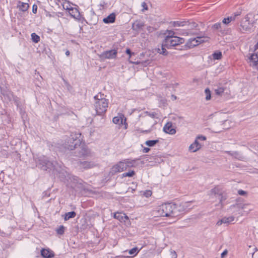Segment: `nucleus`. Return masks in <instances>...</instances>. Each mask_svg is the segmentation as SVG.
<instances>
[{
  "mask_svg": "<svg viewBox=\"0 0 258 258\" xmlns=\"http://www.w3.org/2000/svg\"><path fill=\"white\" fill-rule=\"evenodd\" d=\"M171 23L174 27L183 26L184 25L185 22L174 21L171 22Z\"/></svg>",
  "mask_w": 258,
  "mask_h": 258,
  "instance_id": "38",
  "label": "nucleus"
},
{
  "mask_svg": "<svg viewBox=\"0 0 258 258\" xmlns=\"http://www.w3.org/2000/svg\"><path fill=\"white\" fill-rule=\"evenodd\" d=\"M250 66H252L253 67H255L258 70V62H255L254 63H253V64H250Z\"/></svg>",
  "mask_w": 258,
  "mask_h": 258,
  "instance_id": "59",
  "label": "nucleus"
},
{
  "mask_svg": "<svg viewBox=\"0 0 258 258\" xmlns=\"http://www.w3.org/2000/svg\"><path fill=\"white\" fill-rule=\"evenodd\" d=\"M4 178V173L3 171H2L1 173H0V180L3 181Z\"/></svg>",
  "mask_w": 258,
  "mask_h": 258,
  "instance_id": "57",
  "label": "nucleus"
},
{
  "mask_svg": "<svg viewBox=\"0 0 258 258\" xmlns=\"http://www.w3.org/2000/svg\"><path fill=\"white\" fill-rule=\"evenodd\" d=\"M37 164L44 170H47V169H51L53 167V163L44 156L40 157L38 158Z\"/></svg>",
  "mask_w": 258,
  "mask_h": 258,
  "instance_id": "5",
  "label": "nucleus"
},
{
  "mask_svg": "<svg viewBox=\"0 0 258 258\" xmlns=\"http://www.w3.org/2000/svg\"><path fill=\"white\" fill-rule=\"evenodd\" d=\"M238 194L240 196H244L246 194V191L240 189L238 191Z\"/></svg>",
  "mask_w": 258,
  "mask_h": 258,
  "instance_id": "51",
  "label": "nucleus"
},
{
  "mask_svg": "<svg viewBox=\"0 0 258 258\" xmlns=\"http://www.w3.org/2000/svg\"><path fill=\"white\" fill-rule=\"evenodd\" d=\"M135 174V172L134 171L132 170L129 171L128 172L124 173L122 174V177H132Z\"/></svg>",
  "mask_w": 258,
  "mask_h": 258,
  "instance_id": "41",
  "label": "nucleus"
},
{
  "mask_svg": "<svg viewBox=\"0 0 258 258\" xmlns=\"http://www.w3.org/2000/svg\"><path fill=\"white\" fill-rule=\"evenodd\" d=\"M142 6L143 7L144 10H148V6L145 2L142 3Z\"/></svg>",
  "mask_w": 258,
  "mask_h": 258,
  "instance_id": "52",
  "label": "nucleus"
},
{
  "mask_svg": "<svg viewBox=\"0 0 258 258\" xmlns=\"http://www.w3.org/2000/svg\"><path fill=\"white\" fill-rule=\"evenodd\" d=\"M212 29L215 30H220L221 28V23H217L214 24L212 27Z\"/></svg>",
  "mask_w": 258,
  "mask_h": 258,
  "instance_id": "43",
  "label": "nucleus"
},
{
  "mask_svg": "<svg viewBox=\"0 0 258 258\" xmlns=\"http://www.w3.org/2000/svg\"><path fill=\"white\" fill-rule=\"evenodd\" d=\"M144 26L143 22L140 21H136L132 26L133 29L136 31H139Z\"/></svg>",
  "mask_w": 258,
  "mask_h": 258,
  "instance_id": "19",
  "label": "nucleus"
},
{
  "mask_svg": "<svg viewBox=\"0 0 258 258\" xmlns=\"http://www.w3.org/2000/svg\"><path fill=\"white\" fill-rule=\"evenodd\" d=\"M29 5L27 3H25L21 2H19L18 7L20 10L25 12L29 8Z\"/></svg>",
  "mask_w": 258,
  "mask_h": 258,
  "instance_id": "21",
  "label": "nucleus"
},
{
  "mask_svg": "<svg viewBox=\"0 0 258 258\" xmlns=\"http://www.w3.org/2000/svg\"><path fill=\"white\" fill-rule=\"evenodd\" d=\"M170 255L171 256L170 258H177V254L174 250H170Z\"/></svg>",
  "mask_w": 258,
  "mask_h": 258,
  "instance_id": "47",
  "label": "nucleus"
},
{
  "mask_svg": "<svg viewBox=\"0 0 258 258\" xmlns=\"http://www.w3.org/2000/svg\"><path fill=\"white\" fill-rule=\"evenodd\" d=\"M163 131L170 135H174L176 133L175 128L172 127V123L171 122H167L163 127Z\"/></svg>",
  "mask_w": 258,
  "mask_h": 258,
  "instance_id": "8",
  "label": "nucleus"
},
{
  "mask_svg": "<svg viewBox=\"0 0 258 258\" xmlns=\"http://www.w3.org/2000/svg\"><path fill=\"white\" fill-rule=\"evenodd\" d=\"M196 38L199 44L205 42L208 40V38L204 37H197Z\"/></svg>",
  "mask_w": 258,
  "mask_h": 258,
  "instance_id": "39",
  "label": "nucleus"
},
{
  "mask_svg": "<svg viewBox=\"0 0 258 258\" xmlns=\"http://www.w3.org/2000/svg\"><path fill=\"white\" fill-rule=\"evenodd\" d=\"M240 15V13L237 12L236 13H234V14L232 15L231 16L229 17L230 18V21H234L235 20L237 16H238Z\"/></svg>",
  "mask_w": 258,
  "mask_h": 258,
  "instance_id": "45",
  "label": "nucleus"
},
{
  "mask_svg": "<svg viewBox=\"0 0 258 258\" xmlns=\"http://www.w3.org/2000/svg\"><path fill=\"white\" fill-rule=\"evenodd\" d=\"M158 142V140H148L145 142V144L149 147H153Z\"/></svg>",
  "mask_w": 258,
  "mask_h": 258,
  "instance_id": "28",
  "label": "nucleus"
},
{
  "mask_svg": "<svg viewBox=\"0 0 258 258\" xmlns=\"http://www.w3.org/2000/svg\"><path fill=\"white\" fill-rule=\"evenodd\" d=\"M202 145L199 143L197 140H196L195 142L190 145L189 150L191 152H195L200 150L201 148Z\"/></svg>",
  "mask_w": 258,
  "mask_h": 258,
  "instance_id": "13",
  "label": "nucleus"
},
{
  "mask_svg": "<svg viewBox=\"0 0 258 258\" xmlns=\"http://www.w3.org/2000/svg\"><path fill=\"white\" fill-rule=\"evenodd\" d=\"M172 97L173 98L174 100H175L176 99V96L175 95H172Z\"/></svg>",
  "mask_w": 258,
  "mask_h": 258,
  "instance_id": "64",
  "label": "nucleus"
},
{
  "mask_svg": "<svg viewBox=\"0 0 258 258\" xmlns=\"http://www.w3.org/2000/svg\"><path fill=\"white\" fill-rule=\"evenodd\" d=\"M166 46H163V41L162 42V45H161V49L158 48V52L164 55H167L168 53V51L166 50Z\"/></svg>",
  "mask_w": 258,
  "mask_h": 258,
  "instance_id": "26",
  "label": "nucleus"
},
{
  "mask_svg": "<svg viewBox=\"0 0 258 258\" xmlns=\"http://www.w3.org/2000/svg\"><path fill=\"white\" fill-rule=\"evenodd\" d=\"M81 136L79 132L72 133L64 144V148L70 150L76 149L81 145Z\"/></svg>",
  "mask_w": 258,
  "mask_h": 258,
  "instance_id": "2",
  "label": "nucleus"
},
{
  "mask_svg": "<svg viewBox=\"0 0 258 258\" xmlns=\"http://www.w3.org/2000/svg\"><path fill=\"white\" fill-rule=\"evenodd\" d=\"M150 132V130H143L141 131V133H149Z\"/></svg>",
  "mask_w": 258,
  "mask_h": 258,
  "instance_id": "60",
  "label": "nucleus"
},
{
  "mask_svg": "<svg viewBox=\"0 0 258 258\" xmlns=\"http://www.w3.org/2000/svg\"><path fill=\"white\" fill-rule=\"evenodd\" d=\"M94 99L96 100L94 104L96 113L99 115L104 114L108 106V100L104 98H102L101 94L96 95Z\"/></svg>",
  "mask_w": 258,
  "mask_h": 258,
  "instance_id": "3",
  "label": "nucleus"
},
{
  "mask_svg": "<svg viewBox=\"0 0 258 258\" xmlns=\"http://www.w3.org/2000/svg\"><path fill=\"white\" fill-rule=\"evenodd\" d=\"M124 170H125V167L124 165V163L122 161H120L112 167L110 169L109 174L113 175L117 172H121Z\"/></svg>",
  "mask_w": 258,
  "mask_h": 258,
  "instance_id": "6",
  "label": "nucleus"
},
{
  "mask_svg": "<svg viewBox=\"0 0 258 258\" xmlns=\"http://www.w3.org/2000/svg\"><path fill=\"white\" fill-rule=\"evenodd\" d=\"M62 7L64 9L68 10L69 12L72 9L73 7L71 6L68 2H65L62 4Z\"/></svg>",
  "mask_w": 258,
  "mask_h": 258,
  "instance_id": "34",
  "label": "nucleus"
},
{
  "mask_svg": "<svg viewBox=\"0 0 258 258\" xmlns=\"http://www.w3.org/2000/svg\"><path fill=\"white\" fill-rule=\"evenodd\" d=\"M189 204V202H182L179 204L165 203L158 206L156 212L158 216L174 218L187 211Z\"/></svg>",
  "mask_w": 258,
  "mask_h": 258,
  "instance_id": "1",
  "label": "nucleus"
},
{
  "mask_svg": "<svg viewBox=\"0 0 258 258\" xmlns=\"http://www.w3.org/2000/svg\"><path fill=\"white\" fill-rule=\"evenodd\" d=\"M65 227L63 225H60L56 229V233L59 235H62L64 232Z\"/></svg>",
  "mask_w": 258,
  "mask_h": 258,
  "instance_id": "35",
  "label": "nucleus"
},
{
  "mask_svg": "<svg viewBox=\"0 0 258 258\" xmlns=\"http://www.w3.org/2000/svg\"><path fill=\"white\" fill-rule=\"evenodd\" d=\"M254 50H256V49H258V42H257V43L254 45Z\"/></svg>",
  "mask_w": 258,
  "mask_h": 258,
  "instance_id": "61",
  "label": "nucleus"
},
{
  "mask_svg": "<svg viewBox=\"0 0 258 258\" xmlns=\"http://www.w3.org/2000/svg\"><path fill=\"white\" fill-rule=\"evenodd\" d=\"M145 113L147 114V115L153 118H156L157 117V113L155 112H150L149 111H145Z\"/></svg>",
  "mask_w": 258,
  "mask_h": 258,
  "instance_id": "44",
  "label": "nucleus"
},
{
  "mask_svg": "<svg viewBox=\"0 0 258 258\" xmlns=\"http://www.w3.org/2000/svg\"><path fill=\"white\" fill-rule=\"evenodd\" d=\"M224 223H229L233 222L234 220V217L233 216H230L228 217H225L223 218Z\"/></svg>",
  "mask_w": 258,
  "mask_h": 258,
  "instance_id": "32",
  "label": "nucleus"
},
{
  "mask_svg": "<svg viewBox=\"0 0 258 258\" xmlns=\"http://www.w3.org/2000/svg\"><path fill=\"white\" fill-rule=\"evenodd\" d=\"M66 53V55L67 56H69V55H70V52L69 50H67V51H66V53Z\"/></svg>",
  "mask_w": 258,
  "mask_h": 258,
  "instance_id": "62",
  "label": "nucleus"
},
{
  "mask_svg": "<svg viewBox=\"0 0 258 258\" xmlns=\"http://www.w3.org/2000/svg\"><path fill=\"white\" fill-rule=\"evenodd\" d=\"M227 254V251L226 250L225 251H224L222 253H221V256L222 258H223L224 257V256L225 255H226Z\"/></svg>",
  "mask_w": 258,
  "mask_h": 258,
  "instance_id": "58",
  "label": "nucleus"
},
{
  "mask_svg": "<svg viewBox=\"0 0 258 258\" xmlns=\"http://www.w3.org/2000/svg\"><path fill=\"white\" fill-rule=\"evenodd\" d=\"M231 22V21H230V18L229 17L223 19V20H222V23L225 25H228Z\"/></svg>",
  "mask_w": 258,
  "mask_h": 258,
  "instance_id": "46",
  "label": "nucleus"
},
{
  "mask_svg": "<svg viewBox=\"0 0 258 258\" xmlns=\"http://www.w3.org/2000/svg\"><path fill=\"white\" fill-rule=\"evenodd\" d=\"M258 16V14L254 15L252 13L248 14L245 17V22H247L249 25L252 26L257 20V18H255Z\"/></svg>",
  "mask_w": 258,
  "mask_h": 258,
  "instance_id": "9",
  "label": "nucleus"
},
{
  "mask_svg": "<svg viewBox=\"0 0 258 258\" xmlns=\"http://www.w3.org/2000/svg\"><path fill=\"white\" fill-rule=\"evenodd\" d=\"M250 59L251 61V64L258 62V53L251 54Z\"/></svg>",
  "mask_w": 258,
  "mask_h": 258,
  "instance_id": "29",
  "label": "nucleus"
},
{
  "mask_svg": "<svg viewBox=\"0 0 258 258\" xmlns=\"http://www.w3.org/2000/svg\"><path fill=\"white\" fill-rule=\"evenodd\" d=\"M205 93L206 94V99L207 100H209L211 99V91L209 88H206L205 90Z\"/></svg>",
  "mask_w": 258,
  "mask_h": 258,
  "instance_id": "40",
  "label": "nucleus"
},
{
  "mask_svg": "<svg viewBox=\"0 0 258 258\" xmlns=\"http://www.w3.org/2000/svg\"><path fill=\"white\" fill-rule=\"evenodd\" d=\"M76 216V213L74 211L66 213L64 219L65 221H67L71 218H73Z\"/></svg>",
  "mask_w": 258,
  "mask_h": 258,
  "instance_id": "25",
  "label": "nucleus"
},
{
  "mask_svg": "<svg viewBox=\"0 0 258 258\" xmlns=\"http://www.w3.org/2000/svg\"><path fill=\"white\" fill-rule=\"evenodd\" d=\"M196 140H197V141L198 140H202V141H205L206 140V138L205 136H199L197 137Z\"/></svg>",
  "mask_w": 258,
  "mask_h": 258,
  "instance_id": "50",
  "label": "nucleus"
},
{
  "mask_svg": "<svg viewBox=\"0 0 258 258\" xmlns=\"http://www.w3.org/2000/svg\"><path fill=\"white\" fill-rule=\"evenodd\" d=\"M219 196L220 197L219 203L222 206V202L227 199V196L226 193L222 191L221 195H219Z\"/></svg>",
  "mask_w": 258,
  "mask_h": 258,
  "instance_id": "30",
  "label": "nucleus"
},
{
  "mask_svg": "<svg viewBox=\"0 0 258 258\" xmlns=\"http://www.w3.org/2000/svg\"><path fill=\"white\" fill-rule=\"evenodd\" d=\"M225 88L223 87H219L215 90V93L218 95H222L224 92Z\"/></svg>",
  "mask_w": 258,
  "mask_h": 258,
  "instance_id": "37",
  "label": "nucleus"
},
{
  "mask_svg": "<svg viewBox=\"0 0 258 258\" xmlns=\"http://www.w3.org/2000/svg\"><path fill=\"white\" fill-rule=\"evenodd\" d=\"M117 53V50L115 49L107 50L102 52L100 57L102 59H113L116 57Z\"/></svg>",
  "mask_w": 258,
  "mask_h": 258,
  "instance_id": "7",
  "label": "nucleus"
},
{
  "mask_svg": "<svg viewBox=\"0 0 258 258\" xmlns=\"http://www.w3.org/2000/svg\"><path fill=\"white\" fill-rule=\"evenodd\" d=\"M126 53L130 55V57L131 56L132 54H134V53H132L131 50L128 48L126 50Z\"/></svg>",
  "mask_w": 258,
  "mask_h": 258,
  "instance_id": "54",
  "label": "nucleus"
},
{
  "mask_svg": "<svg viewBox=\"0 0 258 258\" xmlns=\"http://www.w3.org/2000/svg\"><path fill=\"white\" fill-rule=\"evenodd\" d=\"M166 34H167V35L165 38H171V37H176L175 36H174L175 32L172 30H167Z\"/></svg>",
  "mask_w": 258,
  "mask_h": 258,
  "instance_id": "36",
  "label": "nucleus"
},
{
  "mask_svg": "<svg viewBox=\"0 0 258 258\" xmlns=\"http://www.w3.org/2000/svg\"><path fill=\"white\" fill-rule=\"evenodd\" d=\"M37 11V6L35 4L33 5L32 6V12L34 14H36Z\"/></svg>",
  "mask_w": 258,
  "mask_h": 258,
  "instance_id": "49",
  "label": "nucleus"
},
{
  "mask_svg": "<svg viewBox=\"0 0 258 258\" xmlns=\"http://www.w3.org/2000/svg\"><path fill=\"white\" fill-rule=\"evenodd\" d=\"M41 254L44 258H52L54 256L52 251L44 248L41 250Z\"/></svg>",
  "mask_w": 258,
  "mask_h": 258,
  "instance_id": "12",
  "label": "nucleus"
},
{
  "mask_svg": "<svg viewBox=\"0 0 258 258\" xmlns=\"http://www.w3.org/2000/svg\"><path fill=\"white\" fill-rule=\"evenodd\" d=\"M123 121H126V118H124L123 115H118L113 118L112 121L115 124H122Z\"/></svg>",
  "mask_w": 258,
  "mask_h": 258,
  "instance_id": "16",
  "label": "nucleus"
},
{
  "mask_svg": "<svg viewBox=\"0 0 258 258\" xmlns=\"http://www.w3.org/2000/svg\"><path fill=\"white\" fill-rule=\"evenodd\" d=\"M213 57L214 59L219 60L222 58V55L220 51L214 52L213 54Z\"/></svg>",
  "mask_w": 258,
  "mask_h": 258,
  "instance_id": "33",
  "label": "nucleus"
},
{
  "mask_svg": "<svg viewBox=\"0 0 258 258\" xmlns=\"http://www.w3.org/2000/svg\"><path fill=\"white\" fill-rule=\"evenodd\" d=\"M163 46H166L167 49H171L173 47L181 44L184 42V39L179 37H171V38H164Z\"/></svg>",
  "mask_w": 258,
  "mask_h": 258,
  "instance_id": "4",
  "label": "nucleus"
},
{
  "mask_svg": "<svg viewBox=\"0 0 258 258\" xmlns=\"http://www.w3.org/2000/svg\"><path fill=\"white\" fill-rule=\"evenodd\" d=\"M238 207L239 208L243 209L244 212H246V214L248 213L249 211L252 210V206L250 204H247L242 205H238Z\"/></svg>",
  "mask_w": 258,
  "mask_h": 258,
  "instance_id": "20",
  "label": "nucleus"
},
{
  "mask_svg": "<svg viewBox=\"0 0 258 258\" xmlns=\"http://www.w3.org/2000/svg\"><path fill=\"white\" fill-rule=\"evenodd\" d=\"M115 20V14L114 13H111L106 18H104L103 19V21L105 24H109L113 23Z\"/></svg>",
  "mask_w": 258,
  "mask_h": 258,
  "instance_id": "14",
  "label": "nucleus"
},
{
  "mask_svg": "<svg viewBox=\"0 0 258 258\" xmlns=\"http://www.w3.org/2000/svg\"><path fill=\"white\" fill-rule=\"evenodd\" d=\"M79 166L81 168L88 169L94 167L95 166V164L93 162H88V161H84V162H80L79 163Z\"/></svg>",
  "mask_w": 258,
  "mask_h": 258,
  "instance_id": "10",
  "label": "nucleus"
},
{
  "mask_svg": "<svg viewBox=\"0 0 258 258\" xmlns=\"http://www.w3.org/2000/svg\"><path fill=\"white\" fill-rule=\"evenodd\" d=\"M139 251L138 248L136 247L130 250L128 252L130 254H134V255H136Z\"/></svg>",
  "mask_w": 258,
  "mask_h": 258,
  "instance_id": "42",
  "label": "nucleus"
},
{
  "mask_svg": "<svg viewBox=\"0 0 258 258\" xmlns=\"http://www.w3.org/2000/svg\"><path fill=\"white\" fill-rule=\"evenodd\" d=\"M114 218L120 222H125L126 220L128 219V217L124 213L119 212L115 213Z\"/></svg>",
  "mask_w": 258,
  "mask_h": 258,
  "instance_id": "11",
  "label": "nucleus"
},
{
  "mask_svg": "<svg viewBox=\"0 0 258 258\" xmlns=\"http://www.w3.org/2000/svg\"><path fill=\"white\" fill-rule=\"evenodd\" d=\"M231 156L239 160H241L243 158L242 156L237 151L232 152Z\"/></svg>",
  "mask_w": 258,
  "mask_h": 258,
  "instance_id": "27",
  "label": "nucleus"
},
{
  "mask_svg": "<svg viewBox=\"0 0 258 258\" xmlns=\"http://www.w3.org/2000/svg\"><path fill=\"white\" fill-rule=\"evenodd\" d=\"M150 150V149L149 148H147V147H145L143 150V152L144 153H148L149 152V151Z\"/></svg>",
  "mask_w": 258,
  "mask_h": 258,
  "instance_id": "55",
  "label": "nucleus"
},
{
  "mask_svg": "<svg viewBox=\"0 0 258 258\" xmlns=\"http://www.w3.org/2000/svg\"><path fill=\"white\" fill-rule=\"evenodd\" d=\"M173 119H174L175 120H178L180 121V120H181L183 119V117H181V116H176L174 117L173 118Z\"/></svg>",
  "mask_w": 258,
  "mask_h": 258,
  "instance_id": "53",
  "label": "nucleus"
},
{
  "mask_svg": "<svg viewBox=\"0 0 258 258\" xmlns=\"http://www.w3.org/2000/svg\"><path fill=\"white\" fill-rule=\"evenodd\" d=\"M31 38L34 43H38L40 41V37L35 33H33L31 34Z\"/></svg>",
  "mask_w": 258,
  "mask_h": 258,
  "instance_id": "31",
  "label": "nucleus"
},
{
  "mask_svg": "<svg viewBox=\"0 0 258 258\" xmlns=\"http://www.w3.org/2000/svg\"><path fill=\"white\" fill-rule=\"evenodd\" d=\"M124 165L125 167V170L127 168L133 167L134 166L135 160H130L129 159L124 160L123 161Z\"/></svg>",
  "mask_w": 258,
  "mask_h": 258,
  "instance_id": "22",
  "label": "nucleus"
},
{
  "mask_svg": "<svg viewBox=\"0 0 258 258\" xmlns=\"http://www.w3.org/2000/svg\"><path fill=\"white\" fill-rule=\"evenodd\" d=\"M147 29L149 33H152V32H154L155 31H156V28H155L154 27H152V26H148L147 27Z\"/></svg>",
  "mask_w": 258,
  "mask_h": 258,
  "instance_id": "48",
  "label": "nucleus"
},
{
  "mask_svg": "<svg viewBox=\"0 0 258 258\" xmlns=\"http://www.w3.org/2000/svg\"><path fill=\"white\" fill-rule=\"evenodd\" d=\"M245 23H242L240 25V28H239L240 31H241L242 33H243L244 31H249L250 30V27L251 26L250 25H249L248 23V25H247L245 24Z\"/></svg>",
  "mask_w": 258,
  "mask_h": 258,
  "instance_id": "23",
  "label": "nucleus"
},
{
  "mask_svg": "<svg viewBox=\"0 0 258 258\" xmlns=\"http://www.w3.org/2000/svg\"><path fill=\"white\" fill-rule=\"evenodd\" d=\"M225 152L230 156H231V154H232V152L231 151H225Z\"/></svg>",
  "mask_w": 258,
  "mask_h": 258,
  "instance_id": "63",
  "label": "nucleus"
},
{
  "mask_svg": "<svg viewBox=\"0 0 258 258\" xmlns=\"http://www.w3.org/2000/svg\"><path fill=\"white\" fill-rule=\"evenodd\" d=\"M222 191H223V190L220 186H216L210 190V192H209V195L210 196H213V195H214V196L218 195L219 196V195H221V193Z\"/></svg>",
  "mask_w": 258,
  "mask_h": 258,
  "instance_id": "17",
  "label": "nucleus"
},
{
  "mask_svg": "<svg viewBox=\"0 0 258 258\" xmlns=\"http://www.w3.org/2000/svg\"><path fill=\"white\" fill-rule=\"evenodd\" d=\"M224 223V222H223V218L220 220H219L217 222V225H218V226H220L221 225H222V224Z\"/></svg>",
  "mask_w": 258,
  "mask_h": 258,
  "instance_id": "56",
  "label": "nucleus"
},
{
  "mask_svg": "<svg viewBox=\"0 0 258 258\" xmlns=\"http://www.w3.org/2000/svg\"><path fill=\"white\" fill-rule=\"evenodd\" d=\"M69 12L70 15L75 18H77L80 17V13L77 8H73Z\"/></svg>",
  "mask_w": 258,
  "mask_h": 258,
  "instance_id": "24",
  "label": "nucleus"
},
{
  "mask_svg": "<svg viewBox=\"0 0 258 258\" xmlns=\"http://www.w3.org/2000/svg\"><path fill=\"white\" fill-rule=\"evenodd\" d=\"M80 148L81 150L79 151L78 156L83 157L88 156L90 155V151L88 148L83 146Z\"/></svg>",
  "mask_w": 258,
  "mask_h": 258,
  "instance_id": "15",
  "label": "nucleus"
},
{
  "mask_svg": "<svg viewBox=\"0 0 258 258\" xmlns=\"http://www.w3.org/2000/svg\"><path fill=\"white\" fill-rule=\"evenodd\" d=\"M198 45L199 44L196 38L189 39L186 44V46L189 48H192Z\"/></svg>",
  "mask_w": 258,
  "mask_h": 258,
  "instance_id": "18",
  "label": "nucleus"
}]
</instances>
